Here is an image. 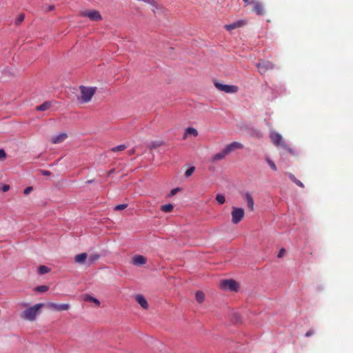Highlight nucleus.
Returning <instances> with one entry per match:
<instances>
[{
	"label": "nucleus",
	"instance_id": "obj_1",
	"mask_svg": "<svg viewBox=\"0 0 353 353\" xmlns=\"http://www.w3.org/2000/svg\"><path fill=\"white\" fill-rule=\"evenodd\" d=\"M44 306L43 303H38L25 310L21 314V317L25 320L33 321L40 313V310Z\"/></svg>",
	"mask_w": 353,
	"mask_h": 353
},
{
	"label": "nucleus",
	"instance_id": "obj_2",
	"mask_svg": "<svg viewBox=\"0 0 353 353\" xmlns=\"http://www.w3.org/2000/svg\"><path fill=\"white\" fill-rule=\"evenodd\" d=\"M80 90V97L79 99L82 103H88L91 101L92 97L96 92L97 88L96 87H86L83 85H81L79 87Z\"/></svg>",
	"mask_w": 353,
	"mask_h": 353
},
{
	"label": "nucleus",
	"instance_id": "obj_3",
	"mask_svg": "<svg viewBox=\"0 0 353 353\" xmlns=\"http://www.w3.org/2000/svg\"><path fill=\"white\" fill-rule=\"evenodd\" d=\"M232 222L234 224L239 223L244 217L245 212L241 208L232 207Z\"/></svg>",
	"mask_w": 353,
	"mask_h": 353
},
{
	"label": "nucleus",
	"instance_id": "obj_4",
	"mask_svg": "<svg viewBox=\"0 0 353 353\" xmlns=\"http://www.w3.org/2000/svg\"><path fill=\"white\" fill-rule=\"evenodd\" d=\"M214 86L219 91H222L225 93H236L239 90V88L236 85H225L217 81L214 82Z\"/></svg>",
	"mask_w": 353,
	"mask_h": 353
},
{
	"label": "nucleus",
	"instance_id": "obj_5",
	"mask_svg": "<svg viewBox=\"0 0 353 353\" xmlns=\"http://www.w3.org/2000/svg\"><path fill=\"white\" fill-rule=\"evenodd\" d=\"M220 285L221 288L231 291H237L239 288L238 283L232 279L223 280L221 282Z\"/></svg>",
	"mask_w": 353,
	"mask_h": 353
},
{
	"label": "nucleus",
	"instance_id": "obj_6",
	"mask_svg": "<svg viewBox=\"0 0 353 353\" xmlns=\"http://www.w3.org/2000/svg\"><path fill=\"white\" fill-rule=\"evenodd\" d=\"M256 67L261 74H264L268 70L273 69L274 64L269 61H261L256 64Z\"/></svg>",
	"mask_w": 353,
	"mask_h": 353
},
{
	"label": "nucleus",
	"instance_id": "obj_7",
	"mask_svg": "<svg viewBox=\"0 0 353 353\" xmlns=\"http://www.w3.org/2000/svg\"><path fill=\"white\" fill-rule=\"evenodd\" d=\"M81 16L87 17L93 21H99L102 19L100 12L94 10L83 12Z\"/></svg>",
	"mask_w": 353,
	"mask_h": 353
},
{
	"label": "nucleus",
	"instance_id": "obj_8",
	"mask_svg": "<svg viewBox=\"0 0 353 353\" xmlns=\"http://www.w3.org/2000/svg\"><path fill=\"white\" fill-rule=\"evenodd\" d=\"M252 12L259 16H263L265 14V8L264 4L262 2L256 0L252 5Z\"/></svg>",
	"mask_w": 353,
	"mask_h": 353
},
{
	"label": "nucleus",
	"instance_id": "obj_9",
	"mask_svg": "<svg viewBox=\"0 0 353 353\" xmlns=\"http://www.w3.org/2000/svg\"><path fill=\"white\" fill-rule=\"evenodd\" d=\"M49 309H52L57 311L68 310L70 308V305L68 303L57 304L54 303H49L46 305Z\"/></svg>",
	"mask_w": 353,
	"mask_h": 353
},
{
	"label": "nucleus",
	"instance_id": "obj_10",
	"mask_svg": "<svg viewBox=\"0 0 353 353\" xmlns=\"http://www.w3.org/2000/svg\"><path fill=\"white\" fill-rule=\"evenodd\" d=\"M243 148V145L239 142H232L228 145H227L225 148L227 153L229 154L236 150L242 149Z\"/></svg>",
	"mask_w": 353,
	"mask_h": 353
},
{
	"label": "nucleus",
	"instance_id": "obj_11",
	"mask_svg": "<svg viewBox=\"0 0 353 353\" xmlns=\"http://www.w3.org/2000/svg\"><path fill=\"white\" fill-rule=\"evenodd\" d=\"M271 139L273 143L276 145H284L282 136L278 132H273L271 134Z\"/></svg>",
	"mask_w": 353,
	"mask_h": 353
},
{
	"label": "nucleus",
	"instance_id": "obj_12",
	"mask_svg": "<svg viewBox=\"0 0 353 353\" xmlns=\"http://www.w3.org/2000/svg\"><path fill=\"white\" fill-rule=\"evenodd\" d=\"M131 262L134 265L141 266L146 263V259L142 255L136 254L132 257Z\"/></svg>",
	"mask_w": 353,
	"mask_h": 353
},
{
	"label": "nucleus",
	"instance_id": "obj_13",
	"mask_svg": "<svg viewBox=\"0 0 353 353\" xmlns=\"http://www.w3.org/2000/svg\"><path fill=\"white\" fill-rule=\"evenodd\" d=\"M227 154H228L227 153L226 150L224 148L221 152L214 154L211 157L210 161L212 162V163H215V162H216L218 161L222 160V159H223L225 157V156Z\"/></svg>",
	"mask_w": 353,
	"mask_h": 353
},
{
	"label": "nucleus",
	"instance_id": "obj_14",
	"mask_svg": "<svg viewBox=\"0 0 353 353\" xmlns=\"http://www.w3.org/2000/svg\"><path fill=\"white\" fill-rule=\"evenodd\" d=\"M198 131L195 128L192 127H188V128L185 129L184 132L183 139L185 140L190 135L196 137L198 136Z\"/></svg>",
	"mask_w": 353,
	"mask_h": 353
},
{
	"label": "nucleus",
	"instance_id": "obj_15",
	"mask_svg": "<svg viewBox=\"0 0 353 353\" xmlns=\"http://www.w3.org/2000/svg\"><path fill=\"white\" fill-rule=\"evenodd\" d=\"M68 137L66 133H61L59 135L52 137L51 142L54 144H57L64 141Z\"/></svg>",
	"mask_w": 353,
	"mask_h": 353
},
{
	"label": "nucleus",
	"instance_id": "obj_16",
	"mask_svg": "<svg viewBox=\"0 0 353 353\" xmlns=\"http://www.w3.org/2000/svg\"><path fill=\"white\" fill-rule=\"evenodd\" d=\"M135 300L143 309L148 308V301L142 294H137L135 296Z\"/></svg>",
	"mask_w": 353,
	"mask_h": 353
},
{
	"label": "nucleus",
	"instance_id": "obj_17",
	"mask_svg": "<svg viewBox=\"0 0 353 353\" xmlns=\"http://www.w3.org/2000/svg\"><path fill=\"white\" fill-rule=\"evenodd\" d=\"M244 198L246 201L248 208L250 209V211H253L254 202L252 195L250 193L246 192L245 194Z\"/></svg>",
	"mask_w": 353,
	"mask_h": 353
},
{
	"label": "nucleus",
	"instance_id": "obj_18",
	"mask_svg": "<svg viewBox=\"0 0 353 353\" xmlns=\"http://www.w3.org/2000/svg\"><path fill=\"white\" fill-rule=\"evenodd\" d=\"M88 257L86 253H81L74 256V261L79 264H83Z\"/></svg>",
	"mask_w": 353,
	"mask_h": 353
},
{
	"label": "nucleus",
	"instance_id": "obj_19",
	"mask_svg": "<svg viewBox=\"0 0 353 353\" xmlns=\"http://www.w3.org/2000/svg\"><path fill=\"white\" fill-rule=\"evenodd\" d=\"M165 144L164 141L158 140V141H152L149 145L148 148L150 150L156 149L160 146H162Z\"/></svg>",
	"mask_w": 353,
	"mask_h": 353
},
{
	"label": "nucleus",
	"instance_id": "obj_20",
	"mask_svg": "<svg viewBox=\"0 0 353 353\" xmlns=\"http://www.w3.org/2000/svg\"><path fill=\"white\" fill-rule=\"evenodd\" d=\"M51 107V103L50 101H46L41 105L37 106L36 110L38 111H45L48 110Z\"/></svg>",
	"mask_w": 353,
	"mask_h": 353
},
{
	"label": "nucleus",
	"instance_id": "obj_21",
	"mask_svg": "<svg viewBox=\"0 0 353 353\" xmlns=\"http://www.w3.org/2000/svg\"><path fill=\"white\" fill-rule=\"evenodd\" d=\"M287 174L290 179V180L293 181L294 183H296L298 186L301 188H304L303 183L301 181L297 179L294 174H292V173H288Z\"/></svg>",
	"mask_w": 353,
	"mask_h": 353
},
{
	"label": "nucleus",
	"instance_id": "obj_22",
	"mask_svg": "<svg viewBox=\"0 0 353 353\" xmlns=\"http://www.w3.org/2000/svg\"><path fill=\"white\" fill-rule=\"evenodd\" d=\"M196 300L198 303H201L205 299V295L203 292L198 291L195 295Z\"/></svg>",
	"mask_w": 353,
	"mask_h": 353
},
{
	"label": "nucleus",
	"instance_id": "obj_23",
	"mask_svg": "<svg viewBox=\"0 0 353 353\" xmlns=\"http://www.w3.org/2000/svg\"><path fill=\"white\" fill-rule=\"evenodd\" d=\"M173 205L170 203L165 204L161 206V210L163 212H170L173 210Z\"/></svg>",
	"mask_w": 353,
	"mask_h": 353
},
{
	"label": "nucleus",
	"instance_id": "obj_24",
	"mask_svg": "<svg viewBox=\"0 0 353 353\" xmlns=\"http://www.w3.org/2000/svg\"><path fill=\"white\" fill-rule=\"evenodd\" d=\"M50 271V269L46 265H40L38 269V272L39 274H45L48 273Z\"/></svg>",
	"mask_w": 353,
	"mask_h": 353
},
{
	"label": "nucleus",
	"instance_id": "obj_25",
	"mask_svg": "<svg viewBox=\"0 0 353 353\" xmlns=\"http://www.w3.org/2000/svg\"><path fill=\"white\" fill-rule=\"evenodd\" d=\"M126 148H127V146L125 145L122 144V145H119L118 146L112 148L110 149V151L114 152H120V151L124 150L125 149H126Z\"/></svg>",
	"mask_w": 353,
	"mask_h": 353
},
{
	"label": "nucleus",
	"instance_id": "obj_26",
	"mask_svg": "<svg viewBox=\"0 0 353 353\" xmlns=\"http://www.w3.org/2000/svg\"><path fill=\"white\" fill-rule=\"evenodd\" d=\"M216 201L220 205L223 204L225 202V196L223 194H218L216 196Z\"/></svg>",
	"mask_w": 353,
	"mask_h": 353
},
{
	"label": "nucleus",
	"instance_id": "obj_27",
	"mask_svg": "<svg viewBox=\"0 0 353 353\" xmlns=\"http://www.w3.org/2000/svg\"><path fill=\"white\" fill-rule=\"evenodd\" d=\"M85 301H89V302H92V303H95L96 305L98 307L100 305V302L98 299H97L96 298L92 297L91 296H89V295L86 296Z\"/></svg>",
	"mask_w": 353,
	"mask_h": 353
},
{
	"label": "nucleus",
	"instance_id": "obj_28",
	"mask_svg": "<svg viewBox=\"0 0 353 353\" xmlns=\"http://www.w3.org/2000/svg\"><path fill=\"white\" fill-rule=\"evenodd\" d=\"M49 289V287L48 285H39V286H37L36 288H35V291L38 292H45L46 291H48Z\"/></svg>",
	"mask_w": 353,
	"mask_h": 353
},
{
	"label": "nucleus",
	"instance_id": "obj_29",
	"mask_svg": "<svg viewBox=\"0 0 353 353\" xmlns=\"http://www.w3.org/2000/svg\"><path fill=\"white\" fill-rule=\"evenodd\" d=\"M195 170V168L194 166H192L190 168H189L185 172V175L186 177H189L190 176L192 173L194 172Z\"/></svg>",
	"mask_w": 353,
	"mask_h": 353
},
{
	"label": "nucleus",
	"instance_id": "obj_30",
	"mask_svg": "<svg viewBox=\"0 0 353 353\" xmlns=\"http://www.w3.org/2000/svg\"><path fill=\"white\" fill-rule=\"evenodd\" d=\"M266 161H267V163H268V165L270 166V168L273 170H274V171L277 170L276 164L271 159L268 158V159H266Z\"/></svg>",
	"mask_w": 353,
	"mask_h": 353
},
{
	"label": "nucleus",
	"instance_id": "obj_31",
	"mask_svg": "<svg viewBox=\"0 0 353 353\" xmlns=\"http://www.w3.org/2000/svg\"><path fill=\"white\" fill-rule=\"evenodd\" d=\"M128 205L127 204H119V205H117L114 207V210H124L127 208Z\"/></svg>",
	"mask_w": 353,
	"mask_h": 353
},
{
	"label": "nucleus",
	"instance_id": "obj_32",
	"mask_svg": "<svg viewBox=\"0 0 353 353\" xmlns=\"http://www.w3.org/2000/svg\"><path fill=\"white\" fill-rule=\"evenodd\" d=\"M286 252V250L285 248H281L277 255L279 258H282Z\"/></svg>",
	"mask_w": 353,
	"mask_h": 353
},
{
	"label": "nucleus",
	"instance_id": "obj_33",
	"mask_svg": "<svg viewBox=\"0 0 353 353\" xmlns=\"http://www.w3.org/2000/svg\"><path fill=\"white\" fill-rule=\"evenodd\" d=\"M225 27L228 30H231L236 28V25H234V23H232V24L226 25Z\"/></svg>",
	"mask_w": 353,
	"mask_h": 353
},
{
	"label": "nucleus",
	"instance_id": "obj_34",
	"mask_svg": "<svg viewBox=\"0 0 353 353\" xmlns=\"http://www.w3.org/2000/svg\"><path fill=\"white\" fill-rule=\"evenodd\" d=\"M6 157V153L3 149H0V160H3Z\"/></svg>",
	"mask_w": 353,
	"mask_h": 353
},
{
	"label": "nucleus",
	"instance_id": "obj_35",
	"mask_svg": "<svg viewBox=\"0 0 353 353\" xmlns=\"http://www.w3.org/2000/svg\"><path fill=\"white\" fill-rule=\"evenodd\" d=\"M25 16L23 14H21L17 20V23L19 24L21 23L24 20Z\"/></svg>",
	"mask_w": 353,
	"mask_h": 353
},
{
	"label": "nucleus",
	"instance_id": "obj_36",
	"mask_svg": "<svg viewBox=\"0 0 353 353\" xmlns=\"http://www.w3.org/2000/svg\"><path fill=\"white\" fill-rule=\"evenodd\" d=\"M32 190H33L32 187H31V186L27 187L24 190L23 193H24V194L27 195V194H30L32 191Z\"/></svg>",
	"mask_w": 353,
	"mask_h": 353
},
{
	"label": "nucleus",
	"instance_id": "obj_37",
	"mask_svg": "<svg viewBox=\"0 0 353 353\" xmlns=\"http://www.w3.org/2000/svg\"><path fill=\"white\" fill-rule=\"evenodd\" d=\"M314 334V331L313 330H309L306 333H305V336L307 337H310V336H312Z\"/></svg>",
	"mask_w": 353,
	"mask_h": 353
},
{
	"label": "nucleus",
	"instance_id": "obj_38",
	"mask_svg": "<svg viewBox=\"0 0 353 353\" xmlns=\"http://www.w3.org/2000/svg\"><path fill=\"white\" fill-rule=\"evenodd\" d=\"M246 5H253L256 0H243Z\"/></svg>",
	"mask_w": 353,
	"mask_h": 353
},
{
	"label": "nucleus",
	"instance_id": "obj_39",
	"mask_svg": "<svg viewBox=\"0 0 353 353\" xmlns=\"http://www.w3.org/2000/svg\"><path fill=\"white\" fill-rule=\"evenodd\" d=\"M1 190L4 192H8L10 190V185H4L1 188Z\"/></svg>",
	"mask_w": 353,
	"mask_h": 353
},
{
	"label": "nucleus",
	"instance_id": "obj_40",
	"mask_svg": "<svg viewBox=\"0 0 353 353\" xmlns=\"http://www.w3.org/2000/svg\"><path fill=\"white\" fill-rule=\"evenodd\" d=\"M99 258V256L98 254H95V255H92L91 257H90V260L93 262L94 261H97L98 260Z\"/></svg>",
	"mask_w": 353,
	"mask_h": 353
},
{
	"label": "nucleus",
	"instance_id": "obj_41",
	"mask_svg": "<svg viewBox=\"0 0 353 353\" xmlns=\"http://www.w3.org/2000/svg\"><path fill=\"white\" fill-rule=\"evenodd\" d=\"M179 188H174V189H172L171 191H170V196H173L178 191H179Z\"/></svg>",
	"mask_w": 353,
	"mask_h": 353
},
{
	"label": "nucleus",
	"instance_id": "obj_42",
	"mask_svg": "<svg viewBox=\"0 0 353 353\" xmlns=\"http://www.w3.org/2000/svg\"><path fill=\"white\" fill-rule=\"evenodd\" d=\"M41 174H42V175H43V176H49V175H50V174H51V173H50V171H48V170H42V171H41Z\"/></svg>",
	"mask_w": 353,
	"mask_h": 353
},
{
	"label": "nucleus",
	"instance_id": "obj_43",
	"mask_svg": "<svg viewBox=\"0 0 353 353\" xmlns=\"http://www.w3.org/2000/svg\"><path fill=\"white\" fill-rule=\"evenodd\" d=\"M234 316L236 318L234 320L235 323H241V318L239 316H238L237 314H235Z\"/></svg>",
	"mask_w": 353,
	"mask_h": 353
},
{
	"label": "nucleus",
	"instance_id": "obj_44",
	"mask_svg": "<svg viewBox=\"0 0 353 353\" xmlns=\"http://www.w3.org/2000/svg\"><path fill=\"white\" fill-rule=\"evenodd\" d=\"M234 23V25H236V28H239V27L241 26L243 24V23L242 21H236V22H235Z\"/></svg>",
	"mask_w": 353,
	"mask_h": 353
},
{
	"label": "nucleus",
	"instance_id": "obj_45",
	"mask_svg": "<svg viewBox=\"0 0 353 353\" xmlns=\"http://www.w3.org/2000/svg\"><path fill=\"white\" fill-rule=\"evenodd\" d=\"M135 152V150L134 149H132L128 151V154L129 155H132Z\"/></svg>",
	"mask_w": 353,
	"mask_h": 353
},
{
	"label": "nucleus",
	"instance_id": "obj_46",
	"mask_svg": "<svg viewBox=\"0 0 353 353\" xmlns=\"http://www.w3.org/2000/svg\"><path fill=\"white\" fill-rule=\"evenodd\" d=\"M54 9V6H50L47 9V11H51Z\"/></svg>",
	"mask_w": 353,
	"mask_h": 353
},
{
	"label": "nucleus",
	"instance_id": "obj_47",
	"mask_svg": "<svg viewBox=\"0 0 353 353\" xmlns=\"http://www.w3.org/2000/svg\"><path fill=\"white\" fill-rule=\"evenodd\" d=\"M113 172H114V170H110L108 172V176H110L112 173H113Z\"/></svg>",
	"mask_w": 353,
	"mask_h": 353
},
{
	"label": "nucleus",
	"instance_id": "obj_48",
	"mask_svg": "<svg viewBox=\"0 0 353 353\" xmlns=\"http://www.w3.org/2000/svg\"><path fill=\"white\" fill-rule=\"evenodd\" d=\"M92 182H93V181H92V180H89V181H88V183H92Z\"/></svg>",
	"mask_w": 353,
	"mask_h": 353
}]
</instances>
